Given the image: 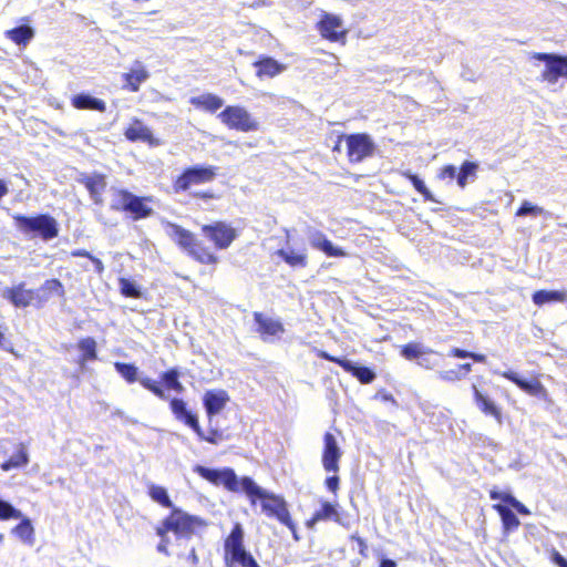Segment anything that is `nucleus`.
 Segmentation results:
<instances>
[{"instance_id": "obj_1", "label": "nucleus", "mask_w": 567, "mask_h": 567, "mask_svg": "<svg viewBox=\"0 0 567 567\" xmlns=\"http://www.w3.org/2000/svg\"><path fill=\"white\" fill-rule=\"evenodd\" d=\"M240 491L244 492L252 504L261 501V508L268 516L277 518L289 529H293V522L290 517L286 501L265 488L260 487L252 478L244 476L240 478Z\"/></svg>"}, {"instance_id": "obj_2", "label": "nucleus", "mask_w": 567, "mask_h": 567, "mask_svg": "<svg viewBox=\"0 0 567 567\" xmlns=\"http://www.w3.org/2000/svg\"><path fill=\"white\" fill-rule=\"evenodd\" d=\"M12 218L16 228L30 239L39 237L43 241H50L59 235V224L49 214H38L35 216L12 214Z\"/></svg>"}, {"instance_id": "obj_3", "label": "nucleus", "mask_w": 567, "mask_h": 567, "mask_svg": "<svg viewBox=\"0 0 567 567\" xmlns=\"http://www.w3.org/2000/svg\"><path fill=\"white\" fill-rule=\"evenodd\" d=\"M244 528L236 523L225 539V563L227 567H260L254 556L244 546Z\"/></svg>"}, {"instance_id": "obj_4", "label": "nucleus", "mask_w": 567, "mask_h": 567, "mask_svg": "<svg viewBox=\"0 0 567 567\" xmlns=\"http://www.w3.org/2000/svg\"><path fill=\"white\" fill-rule=\"evenodd\" d=\"M206 523L198 516L174 507L171 514L163 520L162 525L156 528V534L163 536L168 532L174 533L177 537L189 538L199 527H205Z\"/></svg>"}, {"instance_id": "obj_5", "label": "nucleus", "mask_w": 567, "mask_h": 567, "mask_svg": "<svg viewBox=\"0 0 567 567\" xmlns=\"http://www.w3.org/2000/svg\"><path fill=\"white\" fill-rule=\"evenodd\" d=\"M218 168L212 165H194L185 168L175 179L174 189L176 193L186 192L193 185L210 183L217 176Z\"/></svg>"}, {"instance_id": "obj_6", "label": "nucleus", "mask_w": 567, "mask_h": 567, "mask_svg": "<svg viewBox=\"0 0 567 567\" xmlns=\"http://www.w3.org/2000/svg\"><path fill=\"white\" fill-rule=\"evenodd\" d=\"M218 118L227 127L240 132H252L258 130V122L243 106L228 105L219 114Z\"/></svg>"}, {"instance_id": "obj_7", "label": "nucleus", "mask_w": 567, "mask_h": 567, "mask_svg": "<svg viewBox=\"0 0 567 567\" xmlns=\"http://www.w3.org/2000/svg\"><path fill=\"white\" fill-rule=\"evenodd\" d=\"M115 371L128 383L138 381L141 385L151 391L155 396L161 400H168V394L165 389L156 381L148 377H138V368L133 363L115 362Z\"/></svg>"}, {"instance_id": "obj_8", "label": "nucleus", "mask_w": 567, "mask_h": 567, "mask_svg": "<svg viewBox=\"0 0 567 567\" xmlns=\"http://www.w3.org/2000/svg\"><path fill=\"white\" fill-rule=\"evenodd\" d=\"M194 472L215 485H224L228 491H240V481H238L236 473L231 468L225 467L217 470L196 465Z\"/></svg>"}, {"instance_id": "obj_9", "label": "nucleus", "mask_w": 567, "mask_h": 567, "mask_svg": "<svg viewBox=\"0 0 567 567\" xmlns=\"http://www.w3.org/2000/svg\"><path fill=\"white\" fill-rule=\"evenodd\" d=\"M348 157L351 163H360L373 155L375 145L365 133H355L346 136Z\"/></svg>"}, {"instance_id": "obj_10", "label": "nucleus", "mask_w": 567, "mask_h": 567, "mask_svg": "<svg viewBox=\"0 0 567 567\" xmlns=\"http://www.w3.org/2000/svg\"><path fill=\"white\" fill-rule=\"evenodd\" d=\"M534 59L545 62L544 81L555 84L560 76L567 78V56L555 53H534Z\"/></svg>"}, {"instance_id": "obj_11", "label": "nucleus", "mask_w": 567, "mask_h": 567, "mask_svg": "<svg viewBox=\"0 0 567 567\" xmlns=\"http://www.w3.org/2000/svg\"><path fill=\"white\" fill-rule=\"evenodd\" d=\"M202 231L204 236L212 240L218 249L228 248L237 237L235 228L225 221L204 225L202 227Z\"/></svg>"}, {"instance_id": "obj_12", "label": "nucleus", "mask_w": 567, "mask_h": 567, "mask_svg": "<svg viewBox=\"0 0 567 567\" xmlns=\"http://www.w3.org/2000/svg\"><path fill=\"white\" fill-rule=\"evenodd\" d=\"M320 357L327 361L337 363L346 372L351 373L363 384H370L377 378L375 372L372 369H370L369 367L359 365L358 363H355L351 360H348L346 358L334 357L324 351L321 352Z\"/></svg>"}, {"instance_id": "obj_13", "label": "nucleus", "mask_w": 567, "mask_h": 567, "mask_svg": "<svg viewBox=\"0 0 567 567\" xmlns=\"http://www.w3.org/2000/svg\"><path fill=\"white\" fill-rule=\"evenodd\" d=\"M342 456V451L337 442L336 436L326 432L323 435V451H322V466L328 473H337L339 471V462Z\"/></svg>"}, {"instance_id": "obj_14", "label": "nucleus", "mask_w": 567, "mask_h": 567, "mask_svg": "<svg viewBox=\"0 0 567 567\" xmlns=\"http://www.w3.org/2000/svg\"><path fill=\"white\" fill-rule=\"evenodd\" d=\"M169 408L177 421L190 427L198 437H203V429L199 425L198 415L188 409L187 403L183 399H171Z\"/></svg>"}, {"instance_id": "obj_15", "label": "nucleus", "mask_w": 567, "mask_h": 567, "mask_svg": "<svg viewBox=\"0 0 567 567\" xmlns=\"http://www.w3.org/2000/svg\"><path fill=\"white\" fill-rule=\"evenodd\" d=\"M78 182L85 186L91 199L97 206L103 205V193L106 189V176L101 173L86 174L82 173Z\"/></svg>"}, {"instance_id": "obj_16", "label": "nucleus", "mask_w": 567, "mask_h": 567, "mask_svg": "<svg viewBox=\"0 0 567 567\" xmlns=\"http://www.w3.org/2000/svg\"><path fill=\"white\" fill-rule=\"evenodd\" d=\"M320 34L330 41H339L347 34L342 20L334 14L324 13L318 23Z\"/></svg>"}, {"instance_id": "obj_17", "label": "nucleus", "mask_w": 567, "mask_h": 567, "mask_svg": "<svg viewBox=\"0 0 567 567\" xmlns=\"http://www.w3.org/2000/svg\"><path fill=\"white\" fill-rule=\"evenodd\" d=\"M287 233V246L285 248L278 249L277 255L290 267H299L305 268L308 265V254L307 248L301 246L299 248H295L290 245V234L289 230Z\"/></svg>"}, {"instance_id": "obj_18", "label": "nucleus", "mask_w": 567, "mask_h": 567, "mask_svg": "<svg viewBox=\"0 0 567 567\" xmlns=\"http://www.w3.org/2000/svg\"><path fill=\"white\" fill-rule=\"evenodd\" d=\"M501 375L515 383L520 390L528 393L529 395L544 400L547 398V390L538 380H526L514 371H505L502 372Z\"/></svg>"}, {"instance_id": "obj_19", "label": "nucleus", "mask_w": 567, "mask_h": 567, "mask_svg": "<svg viewBox=\"0 0 567 567\" xmlns=\"http://www.w3.org/2000/svg\"><path fill=\"white\" fill-rule=\"evenodd\" d=\"M308 239L310 245L324 252L328 257H343L346 256V252L339 248L336 247L332 241H330L327 236L317 229H311L308 233Z\"/></svg>"}, {"instance_id": "obj_20", "label": "nucleus", "mask_w": 567, "mask_h": 567, "mask_svg": "<svg viewBox=\"0 0 567 567\" xmlns=\"http://www.w3.org/2000/svg\"><path fill=\"white\" fill-rule=\"evenodd\" d=\"M35 292L31 289H24V284L7 288L2 292V297L9 300L17 308H25L30 306L34 299Z\"/></svg>"}, {"instance_id": "obj_21", "label": "nucleus", "mask_w": 567, "mask_h": 567, "mask_svg": "<svg viewBox=\"0 0 567 567\" xmlns=\"http://www.w3.org/2000/svg\"><path fill=\"white\" fill-rule=\"evenodd\" d=\"M152 202V197H141L133 193L130 194L125 213L130 214L134 220L147 218L153 215L154 210L147 205Z\"/></svg>"}, {"instance_id": "obj_22", "label": "nucleus", "mask_w": 567, "mask_h": 567, "mask_svg": "<svg viewBox=\"0 0 567 567\" xmlns=\"http://www.w3.org/2000/svg\"><path fill=\"white\" fill-rule=\"evenodd\" d=\"M229 396L224 390H208L203 398V404L209 419L217 415L228 402Z\"/></svg>"}, {"instance_id": "obj_23", "label": "nucleus", "mask_w": 567, "mask_h": 567, "mask_svg": "<svg viewBox=\"0 0 567 567\" xmlns=\"http://www.w3.org/2000/svg\"><path fill=\"white\" fill-rule=\"evenodd\" d=\"M125 137L131 142H144L150 145H158L152 131L140 120L135 118L124 132Z\"/></svg>"}, {"instance_id": "obj_24", "label": "nucleus", "mask_w": 567, "mask_h": 567, "mask_svg": "<svg viewBox=\"0 0 567 567\" xmlns=\"http://www.w3.org/2000/svg\"><path fill=\"white\" fill-rule=\"evenodd\" d=\"M254 319L258 326L257 331L262 336L264 340H267V337H275L285 332V328L280 321L265 317L260 312H255Z\"/></svg>"}, {"instance_id": "obj_25", "label": "nucleus", "mask_w": 567, "mask_h": 567, "mask_svg": "<svg viewBox=\"0 0 567 567\" xmlns=\"http://www.w3.org/2000/svg\"><path fill=\"white\" fill-rule=\"evenodd\" d=\"M254 66L257 69L256 74L258 78H274L286 70V65L270 56L259 59L254 62Z\"/></svg>"}, {"instance_id": "obj_26", "label": "nucleus", "mask_w": 567, "mask_h": 567, "mask_svg": "<svg viewBox=\"0 0 567 567\" xmlns=\"http://www.w3.org/2000/svg\"><path fill=\"white\" fill-rule=\"evenodd\" d=\"M72 106L78 110H93L105 112L106 104L103 100L92 96L89 93L75 94L71 100Z\"/></svg>"}, {"instance_id": "obj_27", "label": "nucleus", "mask_w": 567, "mask_h": 567, "mask_svg": "<svg viewBox=\"0 0 567 567\" xmlns=\"http://www.w3.org/2000/svg\"><path fill=\"white\" fill-rule=\"evenodd\" d=\"M167 227L169 229L171 237L189 254L197 243L194 235L176 224L169 223Z\"/></svg>"}, {"instance_id": "obj_28", "label": "nucleus", "mask_w": 567, "mask_h": 567, "mask_svg": "<svg viewBox=\"0 0 567 567\" xmlns=\"http://www.w3.org/2000/svg\"><path fill=\"white\" fill-rule=\"evenodd\" d=\"M190 104L197 109L215 113L224 105V100L213 93H204L190 97Z\"/></svg>"}, {"instance_id": "obj_29", "label": "nucleus", "mask_w": 567, "mask_h": 567, "mask_svg": "<svg viewBox=\"0 0 567 567\" xmlns=\"http://www.w3.org/2000/svg\"><path fill=\"white\" fill-rule=\"evenodd\" d=\"M474 400L478 406V409L485 413L486 415H492L496 419V421L502 423V412L501 409L496 406V404L486 395H484L475 384H473Z\"/></svg>"}, {"instance_id": "obj_30", "label": "nucleus", "mask_w": 567, "mask_h": 567, "mask_svg": "<svg viewBox=\"0 0 567 567\" xmlns=\"http://www.w3.org/2000/svg\"><path fill=\"white\" fill-rule=\"evenodd\" d=\"M79 350L82 352L80 355L78 363L83 369L87 361H93L97 359L96 352V341L92 337L83 338L78 343Z\"/></svg>"}, {"instance_id": "obj_31", "label": "nucleus", "mask_w": 567, "mask_h": 567, "mask_svg": "<svg viewBox=\"0 0 567 567\" xmlns=\"http://www.w3.org/2000/svg\"><path fill=\"white\" fill-rule=\"evenodd\" d=\"M136 64V68L131 69L128 73L124 74L127 86L132 92H137L140 90V85L150 76L148 72L141 63L137 62Z\"/></svg>"}, {"instance_id": "obj_32", "label": "nucleus", "mask_w": 567, "mask_h": 567, "mask_svg": "<svg viewBox=\"0 0 567 567\" xmlns=\"http://www.w3.org/2000/svg\"><path fill=\"white\" fill-rule=\"evenodd\" d=\"M319 520H333L336 523H341L340 515L336 508V505L323 502L321 508L317 511L312 518L308 522V526L311 527L315 523Z\"/></svg>"}, {"instance_id": "obj_33", "label": "nucleus", "mask_w": 567, "mask_h": 567, "mask_svg": "<svg viewBox=\"0 0 567 567\" xmlns=\"http://www.w3.org/2000/svg\"><path fill=\"white\" fill-rule=\"evenodd\" d=\"M436 353L434 350L424 347L420 342H410L401 347L400 354L409 360V361H416L419 358L422 357V354H434Z\"/></svg>"}, {"instance_id": "obj_34", "label": "nucleus", "mask_w": 567, "mask_h": 567, "mask_svg": "<svg viewBox=\"0 0 567 567\" xmlns=\"http://www.w3.org/2000/svg\"><path fill=\"white\" fill-rule=\"evenodd\" d=\"M20 523L12 528L11 533L19 537L23 543L28 545H32L34 543V528L32 526L31 519L22 515V518H19Z\"/></svg>"}, {"instance_id": "obj_35", "label": "nucleus", "mask_w": 567, "mask_h": 567, "mask_svg": "<svg viewBox=\"0 0 567 567\" xmlns=\"http://www.w3.org/2000/svg\"><path fill=\"white\" fill-rule=\"evenodd\" d=\"M28 463L29 454L25 445L21 443L18 447V451L13 455H11L9 460L1 464V470L8 472L11 468L25 466Z\"/></svg>"}, {"instance_id": "obj_36", "label": "nucleus", "mask_w": 567, "mask_h": 567, "mask_svg": "<svg viewBox=\"0 0 567 567\" xmlns=\"http://www.w3.org/2000/svg\"><path fill=\"white\" fill-rule=\"evenodd\" d=\"M536 306H543L548 302H564L566 293L558 290H537L532 296Z\"/></svg>"}, {"instance_id": "obj_37", "label": "nucleus", "mask_w": 567, "mask_h": 567, "mask_svg": "<svg viewBox=\"0 0 567 567\" xmlns=\"http://www.w3.org/2000/svg\"><path fill=\"white\" fill-rule=\"evenodd\" d=\"M181 372L177 368H172L167 371L161 373V381L164 386L168 390H173L177 393H183L185 388L183 383L179 381Z\"/></svg>"}, {"instance_id": "obj_38", "label": "nucleus", "mask_w": 567, "mask_h": 567, "mask_svg": "<svg viewBox=\"0 0 567 567\" xmlns=\"http://www.w3.org/2000/svg\"><path fill=\"white\" fill-rule=\"evenodd\" d=\"M7 37L19 45H25L34 37V31L30 25L22 24L7 31Z\"/></svg>"}, {"instance_id": "obj_39", "label": "nucleus", "mask_w": 567, "mask_h": 567, "mask_svg": "<svg viewBox=\"0 0 567 567\" xmlns=\"http://www.w3.org/2000/svg\"><path fill=\"white\" fill-rule=\"evenodd\" d=\"M493 507L499 514L505 532H512L519 526L520 522L512 509L502 504H495Z\"/></svg>"}, {"instance_id": "obj_40", "label": "nucleus", "mask_w": 567, "mask_h": 567, "mask_svg": "<svg viewBox=\"0 0 567 567\" xmlns=\"http://www.w3.org/2000/svg\"><path fill=\"white\" fill-rule=\"evenodd\" d=\"M478 169V164L475 162L465 161L460 169L457 171V179L456 183L461 188H464L468 179L474 181L476 177V172Z\"/></svg>"}, {"instance_id": "obj_41", "label": "nucleus", "mask_w": 567, "mask_h": 567, "mask_svg": "<svg viewBox=\"0 0 567 567\" xmlns=\"http://www.w3.org/2000/svg\"><path fill=\"white\" fill-rule=\"evenodd\" d=\"M188 255L200 264L212 265L217 262V257L198 241Z\"/></svg>"}, {"instance_id": "obj_42", "label": "nucleus", "mask_w": 567, "mask_h": 567, "mask_svg": "<svg viewBox=\"0 0 567 567\" xmlns=\"http://www.w3.org/2000/svg\"><path fill=\"white\" fill-rule=\"evenodd\" d=\"M148 494L154 502L158 503L163 507L174 508L166 488L153 484L150 486Z\"/></svg>"}, {"instance_id": "obj_43", "label": "nucleus", "mask_w": 567, "mask_h": 567, "mask_svg": "<svg viewBox=\"0 0 567 567\" xmlns=\"http://www.w3.org/2000/svg\"><path fill=\"white\" fill-rule=\"evenodd\" d=\"M121 293L130 298H141V287L133 280L121 278L118 281Z\"/></svg>"}, {"instance_id": "obj_44", "label": "nucleus", "mask_w": 567, "mask_h": 567, "mask_svg": "<svg viewBox=\"0 0 567 567\" xmlns=\"http://www.w3.org/2000/svg\"><path fill=\"white\" fill-rule=\"evenodd\" d=\"M22 518V512L11 503L0 498V520Z\"/></svg>"}, {"instance_id": "obj_45", "label": "nucleus", "mask_w": 567, "mask_h": 567, "mask_svg": "<svg viewBox=\"0 0 567 567\" xmlns=\"http://www.w3.org/2000/svg\"><path fill=\"white\" fill-rule=\"evenodd\" d=\"M131 192L127 189H114L113 198L111 202V209L116 212H125Z\"/></svg>"}, {"instance_id": "obj_46", "label": "nucleus", "mask_w": 567, "mask_h": 567, "mask_svg": "<svg viewBox=\"0 0 567 567\" xmlns=\"http://www.w3.org/2000/svg\"><path fill=\"white\" fill-rule=\"evenodd\" d=\"M544 209L537 205L532 204L528 200H524L520 205V207L516 212V216L524 217V216H538L543 214Z\"/></svg>"}, {"instance_id": "obj_47", "label": "nucleus", "mask_w": 567, "mask_h": 567, "mask_svg": "<svg viewBox=\"0 0 567 567\" xmlns=\"http://www.w3.org/2000/svg\"><path fill=\"white\" fill-rule=\"evenodd\" d=\"M437 378L445 382H456L464 379V373L462 370L451 369V370H441L436 372Z\"/></svg>"}, {"instance_id": "obj_48", "label": "nucleus", "mask_w": 567, "mask_h": 567, "mask_svg": "<svg viewBox=\"0 0 567 567\" xmlns=\"http://www.w3.org/2000/svg\"><path fill=\"white\" fill-rule=\"evenodd\" d=\"M42 290H45V291H49V292H52V293H55L58 296H63L64 295V288L61 284L60 280L58 279H50V280H47L42 287H41Z\"/></svg>"}, {"instance_id": "obj_49", "label": "nucleus", "mask_w": 567, "mask_h": 567, "mask_svg": "<svg viewBox=\"0 0 567 567\" xmlns=\"http://www.w3.org/2000/svg\"><path fill=\"white\" fill-rule=\"evenodd\" d=\"M506 503L511 507L516 509L520 515H529L530 514L529 509L513 495L506 497Z\"/></svg>"}, {"instance_id": "obj_50", "label": "nucleus", "mask_w": 567, "mask_h": 567, "mask_svg": "<svg viewBox=\"0 0 567 567\" xmlns=\"http://www.w3.org/2000/svg\"><path fill=\"white\" fill-rule=\"evenodd\" d=\"M351 540H354L358 544V551L363 557H368V544L367 542L357 534L351 535Z\"/></svg>"}, {"instance_id": "obj_51", "label": "nucleus", "mask_w": 567, "mask_h": 567, "mask_svg": "<svg viewBox=\"0 0 567 567\" xmlns=\"http://www.w3.org/2000/svg\"><path fill=\"white\" fill-rule=\"evenodd\" d=\"M441 178H450V179H457V167L454 165H446L442 168L440 173Z\"/></svg>"}, {"instance_id": "obj_52", "label": "nucleus", "mask_w": 567, "mask_h": 567, "mask_svg": "<svg viewBox=\"0 0 567 567\" xmlns=\"http://www.w3.org/2000/svg\"><path fill=\"white\" fill-rule=\"evenodd\" d=\"M409 178L416 192L421 193L426 190L425 183L417 175L410 174Z\"/></svg>"}, {"instance_id": "obj_53", "label": "nucleus", "mask_w": 567, "mask_h": 567, "mask_svg": "<svg viewBox=\"0 0 567 567\" xmlns=\"http://www.w3.org/2000/svg\"><path fill=\"white\" fill-rule=\"evenodd\" d=\"M431 354H422L421 358L417 360V364L424 369H433L437 365L435 361H433L430 357Z\"/></svg>"}, {"instance_id": "obj_54", "label": "nucleus", "mask_w": 567, "mask_h": 567, "mask_svg": "<svg viewBox=\"0 0 567 567\" xmlns=\"http://www.w3.org/2000/svg\"><path fill=\"white\" fill-rule=\"evenodd\" d=\"M339 482L340 478L338 475L328 476L326 478V486L330 492L336 493L339 488Z\"/></svg>"}, {"instance_id": "obj_55", "label": "nucleus", "mask_w": 567, "mask_h": 567, "mask_svg": "<svg viewBox=\"0 0 567 567\" xmlns=\"http://www.w3.org/2000/svg\"><path fill=\"white\" fill-rule=\"evenodd\" d=\"M219 436H220V434H219L218 430H212L209 435H205V433L203 432V437H198V439L200 441H206L212 444H217Z\"/></svg>"}, {"instance_id": "obj_56", "label": "nucleus", "mask_w": 567, "mask_h": 567, "mask_svg": "<svg viewBox=\"0 0 567 567\" xmlns=\"http://www.w3.org/2000/svg\"><path fill=\"white\" fill-rule=\"evenodd\" d=\"M471 353H472L471 351L463 350L460 348H453L450 351V355L458 358V359H466V358L471 359Z\"/></svg>"}, {"instance_id": "obj_57", "label": "nucleus", "mask_w": 567, "mask_h": 567, "mask_svg": "<svg viewBox=\"0 0 567 567\" xmlns=\"http://www.w3.org/2000/svg\"><path fill=\"white\" fill-rule=\"evenodd\" d=\"M508 496H512V494L509 493H503V492H498L497 489L493 488L489 491V497L493 501H503L506 503V497Z\"/></svg>"}, {"instance_id": "obj_58", "label": "nucleus", "mask_w": 567, "mask_h": 567, "mask_svg": "<svg viewBox=\"0 0 567 567\" xmlns=\"http://www.w3.org/2000/svg\"><path fill=\"white\" fill-rule=\"evenodd\" d=\"M185 560L192 566H196L198 564L199 559L194 547H192L189 553L185 556Z\"/></svg>"}, {"instance_id": "obj_59", "label": "nucleus", "mask_w": 567, "mask_h": 567, "mask_svg": "<svg viewBox=\"0 0 567 567\" xmlns=\"http://www.w3.org/2000/svg\"><path fill=\"white\" fill-rule=\"evenodd\" d=\"M396 561L391 559V558H388L385 556H380L379 558V567H396Z\"/></svg>"}, {"instance_id": "obj_60", "label": "nucleus", "mask_w": 567, "mask_h": 567, "mask_svg": "<svg viewBox=\"0 0 567 567\" xmlns=\"http://www.w3.org/2000/svg\"><path fill=\"white\" fill-rule=\"evenodd\" d=\"M551 560L554 561L555 565H557L558 567H561L566 564L567 559L558 551H554L553 555H551Z\"/></svg>"}, {"instance_id": "obj_61", "label": "nucleus", "mask_w": 567, "mask_h": 567, "mask_svg": "<svg viewBox=\"0 0 567 567\" xmlns=\"http://www.w3.org/2000/svg\"><path fill=\"white\" fill-rule=\"evenodd\" d=\"M90 260L93 262L96 274L102 275L104 272V265L102 260L94 256H92Z\"/></svg>"}, {"instance_id": "obj_62", "label": "nucleus", "mask_w": 567, "mask_h": 567, "mask_svg": "<svg viewBox=\"0 0 567 567\" xmlns=\"http://www.w3.org/2000/svg\"><path fill=\"white\" fill-rule=\"evenodd\" d=\"M161 537V542L157 545V550L163 554H167V537L166 534H163Z\"/></svg>"}, {"instance_id": "obj_63", "label": "nucleus", "mask_w": 567, "mask_h": 567, "mask_svg": "<svg viewBox=\"0 0 567 567\" xmlns=\"http://www.w3.org/2000/svg\"><path fill=\"white\" fill-rule=\"evenodd\" d=\"M71 256L72 257H85V258H89L91 259V257L93 256L92 254H90L87 250L85 249H75L73 251H71Z\"/></svg>"}, {"instance_id": "obj_64", "label": "nucleus", "mask_w": 567, "mask_h": 567, "mask_svg": "<svg viewBox=\"0 0 567 567\" xmlns=\"http://www.w3.org/2000/svg\"><path fill=\"white\" fill-rule=\"evenodd\" d=\"M194 197L202 199H212L214 198V194L212 192H196L193 194Z\"/></svg>"}]
</instances>
